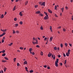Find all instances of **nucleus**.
Here are the masks:
<instances>
[{
    "label": "nucleus",
    "instance_id": "680f3d73",
    "mask_svg": "<svg viewBox=\"0 0 73 73\" xmlns=\"http://www.w3.org/2000/svg\"><path fill=\"white\" fill-rule=\"evenodd\" d=\"M2 36H3V35L2 34L0 35V37H2Z\"/></svg>",
    "mask_w": 73,
    "mask_h": 73
},
{
    "label": "nucleus",
    "instance_id": "f257e3e1",
    "mask_svg": "<svg viewBox=\"0 0 73 73\" xmlns=\"http://www.w3.org/2000/svg\"><path fill=\"white\" fill-rule=\"evenodd\" d=\"M58 61H59V59H57L56 61L55 62V65L56 67H58Z\"/></svg>",
    "mask_w": 73,
    "mask_h": 73
},
{
    "label": "nucleus",
    "instance_id": "f3484780",
    "mask_svg": "<svg viewBox=\"0 0 73 73\" xmlns=\"http://www.w3.org/2000/svg\"><path fill=\"white\" fill-rule=\"evenodd\" d=\"M53 39V37L52 36V37H50V40H51V41H52V40Z\"/></svg>",
    "mask_w": 73,
    "mask_h": 73
},
{
    "label": "nucleus",
    "instance_id": "69168bd1",
    "mask_svg": "<svg viewBox=\"0 0 73 73\" xmlns=\"http://www.w3.org/2000/svg\"><path fill=\"white\" fill-rule=\"evenodd\" d=\"M69 45L70 46H72V44H70V43H69Z\"/></svg>",
    "mask_w": 73,
    "mask_h": 73
},
{
    "label": "nucleus",
    "instance_id": "c85d7f7f",
    "mask_svg": "<svg viewBox=\"0 0 73 73\" xmlns=\"http://www.w3.org/2000/svg\"><path fill=\"white\" fill-rule=\"evenodd\" d=\"M5 52V50H3V51H2V53H4Z\"/></svg>",
    "mask_w": 73,
    "mask_h": 73
},
{
    "label": "nucleus",
    "instance_id": "338daca9",
    "mask_svg": "<svg viewBox=\"0 0 73 73\" xmlns=\"http://www.w3.org/2000/svg\"><path fill=\"white\" fill-rule=\"evenodd\" d=\"M70 52V49H69L68 50V52Z\"/></svg>",
    "mask_w": 73,
    "mask_h": 73
},
{
    "label": "nucleus",
    "instance_id": "bf43d9fd",
    "mask_svg": "<svg viewBox=\"0 0 73 73\" xmlns=\"http://www.w3.org/2000/svg\"><path fill=\"white\" fill-rule=\"evenodd\" d=\"M44 68H46V65H44L43 66Z\"/></svg>",
    "mask_w": 73,
    "mask_h": 73
},
{
    "label": "nucleus",
    "instance_id": "423d86ee",
    "mask_svg": "<svg viewBox=\"0 0 73 73\" xmlns=\"http://www.w3.org/2000/svg\"><path fill=\"white\" fill-rule=\"evenodd\" d=\"M45 2H44L42 3V4L41 5L45 6Z\"/></svg>",
    "mask_w": 73,
    "mask_h": 73
},
{
    "label": "nucleus",
    "instance_id": "ddd939ff",
    "mask_svg": "<svg viewBox=\"0 0 73 73\" xmlns=\"http://www.w3.org/2000/svg\"><path fill=\"white\" fill-rule=\"evenodd\" d=\"M54 9L55 10H57V6L55 5V6Z\"/></svg>",
    "mask_w": 73,
    "mask_h": 73
},
{
    "label": "nucleus",
    "instance_id": "a211bd4d",
    "mask_svg": "<svg viewBox=\"0 0 73 73\" xmlns=\"http://www.w3.org/2000/svg\"><path fill=\"white\" fill-rule=\"evenodd\" d=\"M2 62H7V60H2Z\"/></svg>",
    "mask_w": 73,
    "mask_h": 73
},
{
    "label": "nucleus",
    "instance_id": "6e6552de",
    "mask_svg": "<svg viewBox=\"0 0 73 73\" xmlns=\"http://www.w3.org/2000/svg\"><path fill=\"white\" fill-rule=\"evenodd\" d=\"M39 16H42H42H43L44 15H43V14H42V13H40V14H39Z\"/></svg>",
    "mask_w": 73,
    "mask_h": 73
},
{
    "label": "nucleus",
    "instance_id": "4c0bfd02",
    "mask_svg": "<svg viewBox=\"0 0 73 73\" xmlns=\"http://www.w3.org/2000/svg\"><path fill=\"white\" fill-rule=\"evenodd\" d=\"M3 32H5L7 31V29H5V30H3Z\"/></svg>",
    "mask_w": 73,
    "mask_h": 73
},
{
    "label": "nucleus",
    "instance_id": "4be33fe9",
    "mask_svg": "<svg viewBox=\"0 0 73 73\" xmlns=\"http://www.w3.org/2000/svg\"><path fill=\"white\" fill-rule=\"evenodd\" d=\"M4 58L6 60H9V59H8V58L7 57H5Z\"/></svg>",
    "mask_w": 73,
    "mask_h": 73
},
{
    "label": "nucleus",
    "instance_id": "ea45409f",
    "mask_svg": "<svg viewBox=\"0 0 73 73\" xmlns=\"http://www.w3.org/2000/svg\"><path fill=\"white\" fill-rule=\"evenodd\" d=\"M66 29H65V28H64L63 29V31H64V32H66Z\"/></svg>",
    "mask_w": 73,
    "mask_h": 73
},
{
    "label": "nucleus",
    "instance_id": "9b49d317",
    "mask_svg": "<svg viewBox=\"0 0 73 73\" xmlns=\"http://www.w3.org/2000/svg\"><path fill=\"white\" fill-rule=\"evenodd\" d=\"M28 1H26V2H25V5H27V4H28Z\"/></svg>",
    "mask_w": 73,
    "mask_h": 73
},
{
    "label": "nucleus",
    "instance_id": "49530a36",
    "mask_svg": "<svg viewBox=\"0 0 73 73\" xmlns=\"http://www.w3.org/2000/svg\"><path fill=\"white\" fill-rule=\"evenodd\" d=\"M46 39H47V38L46 37L44 39V41H46Z\"/></svg>",
    "mask_w": 73,
    "mask_h": 73
},
{
    "label": "nucleus",
    "instance_id": "4468645a",
    "mask_svg": "<svg viewBox=\"0 0 73 73\" xmlns=\"http://www.w3.org/2000/svg\"><path fill=\"white\" fill-rule=\"evenodd\" d=\"M32 50V48H30L29 49V52H31Z\"/></svg>",
    "mask_w": 73,
    "mask_h": 73
},
{
    "label": "nucleus",
    "instance_id": "09e8293b",
    "mask_svg": "<svg viewBox=\"0 0 73 73\" xmlns=\"http://www.w3.org/2000/svg\"><path fill=\"white\" fill-rule=\"evenodd\" d=\"M60 66H62V62H60Z\"/></svg>",
    "mask_w": 73,
    "mask_h": 73
},
{
    "label": "nucleus",
    "instance_id": "a18cd8bd",
    "mask_svg": "<svg viewBox=\"0 0 73 73\" xmlns=\"http://www.w3.org/2000/svg\"><path fill=\"white\" fill-rule=\"evenodd\" d=\"M55 16L56 17H58V16L57 15V14H55Z\"/></svg>",
    "mask_w": 73,
    "mask_h": 73
},
{
    "label": "nucleus",
    "instance_id": "9d476101",
    "mask_svg": "<svg viewBox=\"0 0 73 73\" xmlns=\"http://www.w3.org/2000/svg\"><path fill=\"white\" fill-rule=\"evenodd\" d=\"M4 15L2 14L0 17L1 19H3V18H4Z\"/></svg>",
    "mask_w": 73,
    "mask_h": 73
},
{
    "label": "nucleus",
    "instance_id": "c756f323",
    "mask_svg": "<svg viewBox=\"0 0 73 73\" xmlns=\"http://www.w3.org/2000/svg\"><path fill=\"white\" fill-rule=\"evenodd\" d=\"M19 49H21V50H23V49H24V48L23 47H20L19 48Z\"/></svg>",
    "mask_w": 73,
    "mask_h": 73
},
{
    "label": "nucleus",
    "instance_id": "aec40b11",
    "mask_svg": "<svg viewBox=\"0 0 73 73\" xmlns=\"http://www.w3.org/2000/svg\"><path fill=\"white\" fill-rule=\"evenodd\" d=\"M5 55H6V54H5V53H4L2 54V56H5Z\"/></svg>",
    "mask_w": 73,
    "mask_h": 73
},
{
    "label": "nucleus",
    "instance_id": "0eeeda50",
    "mask_svg": "<svg viewBox=\"0 0 73 73\" xmlns=\"http://www.w3.org/2000/svg\"><path fill=\"white\" fill-rule=\"evenodd\" d=\"M48 11L50 13H52V11L50 9H48Z\"/></svg>",
    "mask_w": 73,
    "mask_h": 73
},
{
    "label": "nucleus",
    "instance_id": "2eb2a0df",
    "mask_svg": "<svg viewBox=\"0 0 73 73\" xmlns=\"http://www.w3.org/2000/svg\"><path fill=\"white\" fill-rule=\"evenodd\" d=\"M44 13L45 14V15L47 16H48V13H46L45 12H44Z\"/></svg>",
    "mask_w": 73,
    "mask_h": 73
},
{
    "label": "nucleus",
    "instance_id": "c9c22d12",
    "mask_svg": "<svg viewBox=\"0 0 73 73\" xmlns=\"http://www.w3.org/2000/svg\"><path fill=\"white\" fill-rule=\"evenodd\" d=\"M40 54L42 56H43V52H42V51L41 52Z\"/></svg>",
    "mask_w": 73,
    "mask_h": 73
},
{
    "label": "nucleus",
    "instance_id": "f8f14e48",
    "mask_svg": "<svg viewBox=\"0 0 73 73\" xmlns=\"http://www.w3.org/2000/svg\"><path fill=\"white\" fill-rule=\"evenodd\" d=\"M19 15H20V16H22L23 15V14H22V12H20Z\"/></svg>",
    "mask_w": 73,
    "mask_h": 73
},
{
    "label": "nucleus",
    "instance_id": "864d4df0",
    "mask_svg": "<svg viewBox=\"0 0 73 73\" xmlns=\"http://www.w3.org/2000/svg\"><path fill=\"white\" fill-rule=\"evenodd\" d=\"M53 59L54 60H55V55H54V57H53Z\"/></svg>",
    "mask_w": 73,
    "mask_h": 73
},
{
    "label": "nucleus",
    "instance_id": "7ed1b4c3",
    "mask_svg": "<svg viewBox=\"0 0 73 73\" xmlns=\"http://www.w3.org/2000/svg\"><path fill=\"white\" fill-rule=\"evenodd\" d=\"M52 54L50 53V52H49L48 54V57H50L51 56H52Z\"/></svg>",
    "mask_w": 73,
    "mask_h": 73
},
{
    "label": "nucleus",
    "instance_id": "6ab92c4d",
    "mask_svg": "<svg viewBox=\"0 0 73 73\" xmlns=\"http://www.w3.org/2000/svg\"><path fill=\"white\" fill-rule=\"evenodd\" d=\"M54 49L55 50H56L57 49V48L56 47H54Z\"/></svg>",
    "mask_w": 73,
    "mask_h": 73
},
{
    "label": "nucleus",
    "instance_id": "72a5a7b5",
    "mask_svg": "<svg viewBox=\"0 0 73 73\" xmlns=\"http://www.w3.org/2000/svg\"><path fill=\"white\" fill-rule=\"evenodd\" d=\"M6 70H7V68H4V70L5 72V71H6Z\"/></svg>",
    "mask_w": 73,
    "mask_h": 73
},
{
    "label": "nucleus",
    "instance_id": "bb28decb",
    "mask_svg": "<svg viewBox=\"0 0 73 73\" xmlns=\"http://www.w3.org/2000/svg\"><path fill=\"white\" fill-rule=\"evenodd\" d=\"M65 66L66 67V68H68V67H69V65L65 64Z\"/></svg>",
    "mask_w": 73,
    "mask_h": 73
},
{
    "label": "nucleus",
    "instance_id": "a878e982",
    "mask_svg": "<svg viewBox=\"0 0 73 73\" xmlns=\"http://www.w3.org/2000/svg\"><path fill=\"white\" fill-rule=\"evenodd\" d=\"M16 9V6H15L13 8V11H15Z\"/></svg>",
    "mask_w": 73,
    "mask_h": 73
},
{
    "label": "nucleus",
    "instance_id": "b1692460",
    "mask_svg": "<svg viewBox=\"0 0 73 73\" xmlns=\"http://www.w3.org/2000/svg\"><path fill=\"white\" fill-rule=\"evenodd\" d=\"M33 41H35H35H36V40H37L35 38V37H34L33 38Z\"/></svg>",
    "mask_w": 73,
    "mask_h": 73
},
{
    "label": "nucleus",
    "instance_id": "7c9ffc66",
    "mask_svg": "<svg viewBox=\"0 0 73 73\" xmlns=\"http://www.w3.org/2000/svg\"><path fill=\"white\" fill-rule=\"evenodd\" d=\"M60 47L61 48H62V47H63V44H62L61 43L60 44Z\"/></svg>",
    "mask_w": 73,
    "mask_h": 73
},
{
    "label": "nucleus",
    "instance_id": "dca6fc26",
    "mask_svg": "<svg viewBox=\"0 0 73 73\" xmlns=\"http://www.w3.org/2000/svg\"><path fill=\"white\" fill-rule=\"evenodd\" d=\"M61 11H62V12H64V8H61Z\"/></svg>",
    "mask_w": 73,
    "mask_h": 73
},
{
    "label": "nucleus",
    "instance_id": "0e129e2a",
    "mask_svg": "<svg viewBox=\"0 0 73 73\" xmlns=\"http://www.w3.org/2000/svg\"><path fill=\"white\" fill-rule=\"evenodd\" d=\"M48 69H50V67H48L47 68Z\"/></svg>",
    "mask_w": 73,
    "mask_h": 73
},
{
    "label": "nucleus",
    "instance_id": "3c124183",
    "mask_svg": "<svg viewBox=\"0 0 73 73\" xmlns=\"http://www.w3.org/2000/svg\"><path fill=\"white\" fill-rule=\"evenodd\" d=\"M16 32L17 33H19V31H16Z\"/></svg>",
    "mask_w": 73,
    "mask_h": 73
},
{
    "label": "nucleus",
    "instance_id": "e2e57ef3",
    "mask_svg": "<svg viewBox=\"0 0 73 73\" xmlns=\"http://www.w3.org/2000/svg\"><path fill=\"white\" fill-rule=\"evenodd\" d=\"M66 63V60H65L64 62V64H65Z\"/></svg>",
    "mask_w": 73,
    "mask_h": 73
},
{
    "label": "nucleus",
    "instance_id": "c03bdc74",
    "mask_svg": "<svg viewBox=\"0 0 73 73\" xmlns=\"http://www.w3.org/2000/svg\"><path fill=\"white\" fill-rule=\"evenodd\" d=\"M35 8H37L38 7V5H35Z\"/></svg>",
    "mask_w": 73,
    "mask_h": 73
},
{
    "label": "nucleus",
    "instance_id": "5701e85b",
    "mask_svg": "<svg viewBox=\"0 0 73 73\" xmlns=\"http://www.w3.org/2000/svg\"><path fill=\"white\" fill-rule=\"evenodd\" d=\"M40 29L41 30H43V27H42V26H41V27L40 28Z\"/></svg>",
    "mask_w": 73,
    "mask_h": 73
},
{
    "label": "nucleus",
    "instance_id": "58836bf2",
    "mask_svg": "<svg viewBox=\"0 0 73 73\" xmlns=\"http://www.w3.org/2000/svg\"><path fill=\"white\" fill-rule=\"evenodd\" d=\"M38 3L39 4H40V5H41V4H42V2H39Z\"/></svg>",
    "mask_w": 73,
    "mask_h": 73
},
{
    "label": "nucleus",
    "instance_id": "37998d69",
    "mask_svg": "<svg viewBox=\"0 0 73 73\" xmlns=\"http://www.w3.org/2000/svg\"><path fill=\"white\" fill-rule=\"evenodd\" d=\"M6 34V33H3L2 34V35L3 36L5 35V34Z\"/></svg>",
    "mask_w": 73,
    "mask_h": 73
},
{
    "label": "nucleus",
    "instance_id": "1a4fd4ad",
    "mask_svg": "<svg viewBox=\"0 0 73 73\" xmlns=\"http://www.w3.org/2000/svg\"><path fill=\"white\" fill-rule=\"evenodd\" d=\"M28 63H27V61H25L24 62V65H26Z\"/></svg>",
    "mask_w": 73,
    "mask_h": 73
},
{
    "label": "nucleus",
    "instance_id": "6e6d98bb",
    "mask_svg": "<svg viewBox=\"0 0 73 73\" xmlns=\"http://www.w3.org/2000/svg\"><path fill=\"white\" fill-rule=\"evenodd\" d=\"M58 56L59 57V58H60V57H61V55H58Z\"/></svg>",
    "mask_w": 73,
    "mask_h": 73
},
{
    "label": "nucleus",
    "instance_id": "f704fd0d",
    "mask_svg": "<svg viewBox=\"0 0 73 73\" xmlns=\"http://www.w3.org/2000/svg\"><path fill=\"white\" fill-rule=\"evenodd\" d=\"M14 21H17V19L16 18H15L14 19Z\"/></svg>",
    "mask_w": 73,
    "mask_h": 73
},
{
    "label": "nucleus",
    "instance_id": "f03ea898",
    "mask_svg": "<svg viewBox=\"0 0 73 73\" xmlns=\"http://www.w3.org/2000/svg\"><path fill=\"white\" fill-rule=\"evenodd\" d=\"M32 42L34 45H35V44H38V40H36V42H35L34 41H33Z\"/></svg>",
    "mask_w": 73,
    "mask_h": 73
},
{
    "label": "nucleus",
    "instance_id": "2f4dec72",
    "mask_svg": "<svg viewBox=\"0 0 73 73\" xmlns=\"http://www.w3.org/2000/svg\"><path fill=\"white\" fill-rule=\"evenodd\" d=\"M19 24H20L21 25H22V24H23V22H22V21H20L19 22Z\"/></svg>",
    "mask_w": 73,
    "mask_h": 73
},
{
    "label": "nucleus",
    "instance_id": "cd10ccee",
    "mask_svg": "<svg viewBox=\"0 0 73 73\" xmlns=\"http://www.w3.org/2000/svg\"><path fill=\"white\" fill-rule=\"evenodd\" d=\"M65 45L66 47L68 46V43H65Z\"/></svg>",
    "mask_w": 73,
    "mask_h": 73
},
{
    "label": "nucleus",
    "instance_id": "473e14b6",
    "mask_svg": "<svg viewBox=\"0 0 73 73\" xmlns=\"http://www.w3.org/2000/svg\"><path fill=\"white\" fill-rule=\"evenodd\" d=\"M13 34H15V33H16V31H14L13 30Z\"/></svg>",
    "mask_w": 73,
    "mask_h": 73
},
{
    "label": "nucleus",
    "instance_id": "412c9836",
    "mask_svg": "<svg viewBox=\"0 0 73 73\" xmlns=\"http://www.w3.org/2000/svg\"><path fill=\"white\" fill-rule=\"evenodd\" d=\"M12 45H13V43L12 42V43H11L10 44H9L8 45L9 46H12Z\"/></svg>",
    "mask_w": 73,
    "mask_h": 73
},
{
    "label": "nucleus",
    "instance_id": "5fc2aeb1",
    "mask_svg": "<svg viewBox=\"0 0 73 73\" xmlns=\"http://www.w3.org/2000/svg\"><path fill=\"white\" fill-rule=\"evenodd\" d=\"M50 30H52V26H50Z\"/></svg>",
    "mask_w": 73,
    "mask_h": 73
},
{
    "label": "nucleus",
    "instance_id": "393cba45",
    "mask_svg": "<svg viewBox=\"0 0 73 73\" xmlns=\"http://www.w3.org/2000/svg\"><path fill=\"white\" fill-rule=\"evenodd\" d=\"M29 72L30 73H33V70H31L29 71Z\"/></svg>",
    "mask_w": 73,
    "mask_h": 73
},
{
    "label": "nucleus",
    "instance_id": "13d9d810",
    "mask_svg": "<svg viewBox=\"0 0 73 73\" xmlns=\"http://www.w3.org/2000/svg\"><path fill=\"white\" fill-rule=\"evenodd\" d=\"M4 42V40L2 39V42L3 43V42Z\"/></svg>",
    "mask_w": 73,
    "mask_h": 73
},
{
    "label": "nucleus",
    "instance_id": "052dcab7",
    "mask_svg": "<svg viewBox=\"0 0 73 73\" xmlns=\"http://www.w3.org/2000/svg\"><path fill=\"white\" fill-rule=\"evenodd\" d=\"M35 52H33V53H32V55H35Z\"/></svg>",
    "mask_w": 73,
    "mask_h": 73
},
{
    "label": "nucleus",
    "instance_id": "a19ab883",
    "mask_svg": "<svg viewBox=\"0 0 73 73\" xmlns=\"http://www.w3.org/2000/svg\"><path fill=\"white\" fill-rule=\"evenodd\" d=\"M16 58H14L13 60L14 62H15V61H16Z\"/></svg>",
    "mask_w": 73,
    "mask_h": 73
},
{
    "label": "nucleus",
    "instance_id": "774afa93",
    "mask_svg": "<svg viewBox=\"0 0 73 73\" xmlns=\"http://www.w3.org/2000/svg\"><path fill=\"white\" fill-rule=\"evenodd\" d=\"M19 0H15V2H18V1H19Z\"/></svg>",
    "mask_w": 73,
    "mask_h": 73
},
{
    "label": "nucleus",
    "instance_id": "4d7b16f0",
    "mask_svg": "<svg viewBox=\"0 0 73 73\" xmlns=\"http://www.w3.org/2000/svg\"><path fill=\"white\" fill-rule=\"evenodd\" d=\"M25 69L26 70H28V68H27V67H25Z\"/></svg>",
    "mask_w": 73,
    "mask_h": 73
},
{
    "label": "nucleus",
    "instance_id": "39448f33",
    "mask_svg": "<svg viewBox=\"0 0 73 73\" xmlns=\"http://www.w3.org/2000/svg\"><path fill=\"white\" fill-rule=\"evenodd\" d=\"M40 13H41V12L40 11H38L36 12V14H40Z\"/></svg>",
    "mask_w": 73,
    "mask_h": 73
},
{
    "label": "nucleus",
    "instance_id": "de8ad7c7",
    "mask_svg": "<svg viewBox=\"0 0 73 73\" xmlns=\"http://www.w3.org/2000/svg\"><path fill=\"white\" fill-rule=\"evenodd\" d=\"M17 66H20V64H19V63H17Z\"/></svg>",
    "mask_w": 73,
    "mask_h": 73
},
{
    "label": "nucleus",
    "instance_id": "603ef678",
    "mask_svg": "<svg viewBox=\"0 0 73 73\" xmlns=\"http://www.w3.org/2000/svg\"><path fill=\"white\" fill-rule=\"evenodd\" d=\"M63 54L64 57H66V55H65V53H63Z\"/></svg>",
    "mask_w": 73,
    "mask_h": 73
},
{
    "label": "nucleus",
    "instance_id": "20e7f679",
    "mask_svg": "<svg viewBox=\"0 0 73 73\" xmlns=\"http://www.w3.org/2000/svg\"><path fill=\"white\" fill-rule=\"evenodd\" d=\"M49 19V17L48 16H45L44 18V20H47Z\"/></svg>",
    "mask_w": 73,
    "mask_h": 73
},
{
    "label": "nucleus",
    "instance_id": "79ce46f5",
    "mask_svg": "<svg viewBox=\"0 0 73 73\" xmlns=\"http://www.w3.org/2000/svg\"><path fill=\"white\" fill-rule=\"evenodd\" d=\"M66 56H69V55L68 54V53H66Z\"/></svg>",
    "mask_w": 73,
    "mask_h": 73
},
{
    "label": "nucleus",
    "instance_id": "e433bc0d",
    "mask_svg": "<svg viewBox=\"0 0 73 73\" xmlns=\"http://www.w3.org/2000/svg\"><path fill=\"white\" fill-rule=\"evenodd\" d=\"M18 25H19V24H16L15 25V27H17Z\"/></svg>",
    "mask_w": 73,
    "mask_h": 73
},
{
    "label": "nucleus",
    "instance_id": "8fccbe9b",
    "mask_svg": "<svg viewBox=\"0 0 73 73\" xmlns=\"http://www.w3.org/2000/svg\"><path fill=\"white\" fill-rule=\"evenodd\" d=\"M36 47H37V48H40V46H39L38 45H37L36 46Z\"/></svg>",
    "mask_w": 73,
    "mask_h": 73
}]
</instances>
